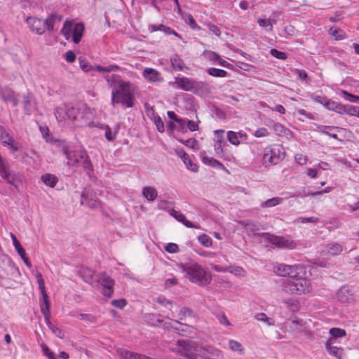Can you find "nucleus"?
Listing matches in <instances>:
<instances>
[{
	"label": "nucleus",
	"mask_w": 359,
	"mask_h": 359,
	"mask_svg": "<svg viewBox=\"0 0 359 359\" xmlns=\"http://www.w3.org/2000/svg\"><path fill=\"white\" fill-rule=\"evenodd\" d=\"M107 81L113 88L111 104H120L125 107H133L135 99V87L128 81H123L117 75L106 76Z\"/></svg>",
	"instance_id": "f257e3e1"
},
{
	"label": "nucleus",
	"mask_w": 359,
	"mask_h": 359,
	"mask_svg": "<svg viewBox=\"0 0 359 359\" xmlns=\"http://www.w3.org/2000/svg\"><path fill=\"white\" fill-rule=\"evenodd\" d=\"M61 151H62V154L65 155L67 159V164L69 166L77 167L81 164L87 173L93 170L92 163L89 158L87 151L85 149L69 152L66 142H62L61 144Z\"/></svg>",
	"instance_id": "f03ea898"
},
{
	"label": "nucleus",
	"mask_w": 359,
	"mask_h": 359,
	"mask_svg": "<svg viewBox=\"0 0 359 359\" xmlns=\"http://www.w3.org/2000/svg\"><path fill=\"white\" fill-rule=\"evenodd\" d=\"M177 266L180 269L188 275L189 279L192 283L205 286L212 280L211 276L208 275L205 270L196 262L180 263Z\"/></svg>",
	"instance_id": "7ed1b4c3"
},
{
	"label": "nucleus",
	"mask_w": 359,
	"mask_h": 359,
	"mask_svg": "<svg viewBox=\"0 0 359 359\" xmlns=\"http://www.w3.org/2000/svg\"><path fill=\"white\" fill-rule=\"evenodd\" d=\"M0 176L5 180L7 183L19 189L22 184V178L19 172L11 171L10 165L8 161L4 159L0 155Z\"/></svg>",
	"instance_id": "20e7f679"
},
{
	"label": "nucleus",
	"mask_w": 359,
	"mask_h": 359,
	"mask_svg": "<svg viewBox=\"0 0 359 359\" xmlns=\"http://www.w3.org/2000/svg\"><path fill=\"white\" fill-rule=\"evenodd\" d=\"M284 157L285 152L283 147L279 145L268 146L264 148L263 151L262 163L264 167L276 165Z\"/></svg>",
	"instance_id": "39448f33"
},
{
	"label": "nucleus",
	"mask_w": 359,
	"mask_h": 359,
	"mask_svg": "<svg viewBox=\"0 0 359 359\" xmlns=\"http://www.w3.org/2000/svg\"><path fill=\"white\" fill-rule=\"evenodd\" d=\"M286 291L291 294H300L310 291V284L308 280L303 278H292L287 282Z\"/></svg>",
	"instance_id": "423d86ee"
},
{
	"label": "nucleus",
	"mask_w": 359,
	"mask_h": 359,
	"mask_svg": "<svg viewBox=\"0 0 359 359\" xmlns=\"http://www.w3.org/2000/svg\"><path fill=\"white\" fill-rule=\"evenodd\" d=\"M79 108L65 105L64 107H57L55 111V115L58 121H62L66 119L76 121L79 119Z\"/></svg>",
	"instance_id": "0eeeda50"
},
{
	"label": "nucleus",
	"mask_w": 359,
	"mask_h": 359,
	"mask_svg": "<svg viewBox=\"0 0 359 359\" xmlns=\"http://www.w3.org/2000/svg\"><path fill=\"white\" fill-rule=\"evenodd\" d=\"M258 236L262 237L265 241H269L271 244L277 245L279 248H284L287 249H294L296 248V243L290 239H287L283 236H277L269 233H262L258 234Z\"/></svg>",
	"instance_id": "6e6552de"
},
{
	"label": "nucleus",
	"mask_w": 359,
	"mask_h": 359,
	"mask_svg": "<svg viewBox=\"0 0 359 359\" xmlns=\"http://www.w3.org/2000/svg\"><path fill=\"white\" fill-rule=\"evenodd\" d=\"M37 282L43 298V302L40 304L41 311L44 316L45 320H48V318H50V302L46 291L45 283L43 278H38Z\"/></svg>",
	"instance_id": "1a4fd4ad"
},
{
	"label": "nucleus",
	"mask_w": 359,
	"mask_h": 359,
	"mask_svg": "<svg viewBox=\"0 0 359 359\" xmlns=\"http://www.w3.org/2000/svg\"><path fill=\"white\" fill-rule=\"evenodd\" d=\"M98 282L102 285L104 290L103 294L105 297L109 298L114 292V280L106 272L101 273L98 276Z\"/></svg>",
	"instance_id": "9d476101"
},
{
	"label": "nucleus",
	"mask_w": 359,
	"mask_h": 359,
	"mask_svg": "<svg viewBox=\"0 0 359 359\" xmlns=\"http://www.w3.org/2000/svg\"><path fill=\"white\" fill-rule=\"evenodd\" d=\"M297 266H290L285 264H279L274 266V272L280 276H287L292 279L297 276Z\"/></svg>",
	"instance_id": "9b49d317"
},
{
	"label": "nucleus",
	"mask_w": 359,
	"mask_h": 359,
	"mask_svg": "<svg viewBox=\"0 0 359 359\" xmlns=\"http://www.w3.org/2000/svg\"><path fill=\"white\" fill-rule=\"evenodd\" d=\"M0 97L5 102H11L14 107L19 103L15 93L8 87L0 86Z\"/></svg>",
	"instance_id": "f8f14e48"
},
{
	"label": "nucleus",
	"mask_w": 359,
	"mask_h": 359,
	"mask_svg": "<svg viewBox=\"0 0 359 359\" xmlns=\"http://www.w3.org/2000/svg\"><path fill=\"white\" fill-rule=\"evenodd\" d=\"M81 203L90 208H95L99 202L93 191L86 189L81 195Z\"/></svg>",
	"instance_id": "ddd939ff"
},
{
	"label": "nucleus",
	"mask_w": 359,
	"mask_h": 359,
	"mask_svg": "<svg viewBox=\"0 0 359 359\" xmlns=\"http://www.w3.org/2000/svg\"><path fill=\"white\" fill-rule=\"evenodd\" d=\"M23 109L27 115L32 114L36 109V102L34 95L31 93L23 97Z\"/></svg>",
	"instance_id": "4468645a"
},
{
	"label": "nucleus",
	"mask_w": 359,
	"mask_h": 359,
	"mask_svg": "<svg viewBox=\"0 0 359 359\" xmlns=\"http://www.w3.org/2000/svg\"><path fill=\"white\" fill-rule=\"evenodd\" d=\"M336 343V339L330 338L325 343V348L330 355L338 358L341 359L344 354V349L337 347L334 344Z\"/></svg>",
	"instance_id": "2eb2a0df"
},
{
	"label": "nucleus",
	"mask_w": 359,
	"mask_h": 359,
	"mask_svg": "<svg viewBox=\"0 0 359 359\" xmlns=\"http://www.w3.org/2000/svg\"><path fill=\"white\" fill-rule=\"evenodd\" d=\"M79 119L76 120V126H82L86 125L92 118V113L90 109L86 105L80 107Z\"/></svg>",
	"instance_id": "dca6fc26"
},
{
	"label": "nucleus",
	"mask_w": 359,
	"mask_h": 359,
	"mask_svg": "<svg viewBox=\"0 0 359 359\" xmlns=\"http://www.w3.org/2000/svg\"><path fill=\"white\" fill-rule=\"evenodd\" d=\"M27 22L29 27L33 31H35L38 34L41 35L46 32L44 25L45 23L43 22V20H42L41 19L34 17H29L27 19Z\"/></svg>",
	"instance_id": "f3484780"
},
{
	"label": "nucleus",
	"mask_w": 359,
	"mask_h": 359,
	"mask_svg": "<svg viewBox=\"0 0 359 359\" xmlns=\"http://www.w3.org/2000/svg\"><path fill=\"white\" fill-rule=\"evenodd\" d=\"M175 84L185 91H191L198 86L197 82L187 77L176 78Z\"/></svg>",
	"instance_id": "a211bd4d"
},
{
	"label": "nucleus",
	"mask_w": 359,
	"mask_h": 359,
	"mask_svg": "<svg viewBox=\"0 0 359 359\" xmlns=\"http://www.w3.org/2000/svg\"><path fill=\"white\" fill-rule=\"evenodd\" d=\"M116 352L122 359H152L144 355L130 352L122 348L116 349Z\"/></svg>",
	"instance_id": "6ab92c4d"
},
{
	"label": "nucleus",
	"mask_w": 359,
	"mask_h": 359,
	"mask_svg": "<svg viewBox=\"0 0 359 359\" xmlns=\"http://www.w3.org/2000/svg\"><path fill=\"white\" fill-rule=\"evenodd\" d=\"M169 214L173 217L178 222H182L184 226L189 228L198 229L199 227L196 224H193L190 221L187 220L185 215L175 209L169 210Z\"/></svg>",
	"instance_id": "aec40b11"
},
{
	"label": "nucleus",
	"mask_w": 359,
	"mask_h": 359,
	"mask_svg": "<svg viewBox=\"0 0 359 359\" xmlns=\"http://www.w3.org/2000/svg\"><path fill=\"white\" fill-rule=\"evenodd\" d=\"M338 113L340 114H346L350 116H356L359 117V107L352 105H343L339 104L338 107Z\"/></svg>",
	"instance_id": "412c9836"
},
{
	"label": "nucleus",
	"mask_w": 359,
	"mask_h": 359,
	"mask_svg": "<svg viewBox=\"0 0 359 359\" xmlns=\"http://www.w3.org/2000/svg\"><path fill=\"white\" fill-rule=\"evenodd\" d=\"M84 32V26L82 23H76L74 25L72 34V40L75 43H79Z\"/></svg>",
	"instance_id": "4be33fe9"
},
{
	"label": "nucleus",
	"mask_w": 359,
	"mask_h": 359,
	"mask_svg": "<svg viewBox=\"0 0 359 359\" xmlns=\"http://www.w3.org/2000/svg\"><path fill=\"white\" fill-rule=\"evenodd\" d=\"M178 155L183 161L184 163L186 165L187 169L193 172L198 171L197 165L191 161V160L189 158V155L185 151H179Z\"/></svg>",
	"instance_id": "5701e85b"
},
{
	"label": "nucleus",
	"mask_w": 359,
	"mask_h": 359,
	"mask_svg": "<svg viewBox=\"0 0 359 359\" xmlns=\"http://www.w3.org/2000/svg\"><path fill=\"white\" fill-rule=\"evenodd\" d=\"M142 195L148 201L152 202L157 198L158 192L153 187H144L142 189Z\"/></svg>",
	"instance_id": "b1692460"
},
{
	"label": "nucleus",
	"mask_w": 359,
	"mask_h": 359,
	"mask_svg": "<svg viewBox=\"0 0 359 359\" xmlns=\"http://www.w3.org/2000/svg\"><path fill=\"white\" fill-rule=\"evenodd\" d=\"M352 294L348 287H341L337 292V298L341 302H348L351 299Z\"/></svg>",
	"instance_id": "393cba45"
},
{
	"label": "nucleus",
	"mask_w": 359,
	"mask_h": 359,
	"mask_svg": "<svg viewBox=\"0 0 359 359\" xmlns=\"http://www.w3.org/2000/svg\"><path fill=\"white\" fill-rule=\"evenodd\" d=\"M246 135L245 134H243L241 132L236 133L233 131H229L227 133V139L228 141L233 144V145H238L240 144V140L239 138H245Z\"/></svg>",
	"instance_id": "a878e982"
},
{
	"label": "nucleus",
	"mask_w": 359,
	"mask_h": 359,
	"mask_svg": "<svg viewBox=\"0 0 359 359\" xmlns=\"http://www.w3.org/2000/svg\"><path fill=\"white\" fill-rule=\"evenodd\" d=\"M202 161L205 165H208L214 167V168H217L219 169L226 170V168L221 162H219V161H217L212 157H209L208 156H203L202 157Z\"/></svg>",
	"instance_id": "bb28decb"
},
{
	"label": "nucleus",
	"mask_w": 359,
	"mask_h": 359,
	"mask_svg": "<svg viewBox=\"0 0 359 359\" xmlns=\"http://www.w3.org/2000/svg\"><path fill=\"white\" fill-rule=\"evenodd\" d=\"M41 180L46 186H48L52 188L54 187L58 182L57 177L55 175L50 173L43 175L41 177Z\"/></svg>",
	"instance_id": "cd10ccee"
},
{
	"label": "nucleus",
	"mask_w": 359,
	"mask_h": 359,
	"mask_svg": "<svg viewBox=\"0 0 359 359\" xmlns=\"http://www.w3.org/2000/svg\"><path fill=\"white\" fill-rule=\"evenodd\" d=\"M144 320L146 323L152 326H158L163 323V319L161 318L159 315L154 313H148L144 316Z\"/></svg>",
	"instance_id": "c85d7f7f"
},
{
	"label": "nucleus",
	"mask_w": 359,
	"mask_h": 359,
	"mask_svg": "<svg viewBox=\"0 0 359 359\" xmlns=\"http://www.w3.org/2000/svg\"><path fill=\"white\" fill-rule=\"evenodd\" d=\"M229 348L233 352H237L239 355H243L245 353V348L241 343L239 341L230 339L229 340Z\"/></svg>",
	"instance_id": "c756f323"
},
{
	"label": "nucleus",
	"mask_w": 359,
	"mask_h": 359,
	"mask_svg": "<svg viewBox=\"0 0 359 359\" xmlns=\"http://www.w3.org/2000/svg\"><path fill=\"white\" fill-rule=\"evenodd\" d=\"M79 273L85 282L90 283L93 280L94 271L89 268H85L81 269Z\"/></svg>",
	"instance_id": "7c9ffc66"
},
{
	"label": "nucleus",
	"mask_w": 359,
	"mask_h": 359,
	"mask_svg": "<svg viewBox=\"0 0 359 359\" xmlns=\"http://www.w3.org/2000/svg\"><path fill=\"white\" fill-rule=\"evenodd\" d=\"M57 20L58 21L61 20V17L57 16L55 14H52L50 17H48L46 20H43V22L45 23V30H50L53 31L54 27V23L55 20Z\"/></svg>",
	"instance_id": "2f4dec72"
},
{
	"label": "nucleus",
	"mask_w": 359,
	"mask_h": 359,
	"mask_svg": "<svg viewBox=\"0 0 359 359\" xmlns=\"http://www.w3.org/2000/svg\"><path fill=\"white\" fill-rule=\"evenodd\" d=\"M342 247L339 243H332L326 246V253L330 255H336L341 253Z\"/></svg>",
	"instance_id": "473e14b6"
},
{
	"label": "nucleus",
	"mask_w": 359,
	"mask_h": 359,
	"mask_svg": "<svg viewBox=\"0 0 359 359\" xmlns=\"http://www.w3.org/2000/svg\"><path fill=\"white\" fill-rule=\"evenodd\" d=\"M74 25V24L70 22L67 20L65 21V22L64 23L63 27L61 30V33L65 37V39L67 40H68L70 38V36H72V34L73 32Z\"/></svg>",
	"instance_id": "72a5a7b5"
},
{
	"label": "nucleus",
	"mask_w": 359,
	"mask_h": 359,
	"mask_svg": "<svg viewBox=\"0 0 359 359\" xmlns=\"http://www.w3.org/2000/svg\"><path fill=\"white\" fill-rule=\"evenodd\" d=\"M275 20L271 19H258L257 23L260 27H263L266 28V32H269L273 30V25L276 24Z\"/></svg>",
	"instance_id": "f704fd0d"
},
{
	"label": "nucleus",
	"mask_w": 359,
	"mask_h": 359,
	"mask_svg": "<svg viewBox=\"0 0 359 359\" xmlns=\"http://www.w3.org/2000/svg\"><path fill=\"white\" fill-rule=\"evenodd\" d=\"M242 223L244 224L246 231L248 232L255 233L260 230V224L257 222L248 220L243 221Z\"/></svg>",
	"instance_id": "c9c22d12"
},
{
	"label": "nucleus",
	"mask_w": 359,
	"mask_h": 359,
	"mask_svg": "<svg viewBox=\"0 0 359 359\" xmlns=\"http://www.w3.org/2000/svg\"><path fill=\"white\" fill-rule=\"evenodd\" d=\"M143 75L146 79L151 81H156L158 80V73L154 69L147 68L144 69Z\"/></svg>",
	"instance_id": "e433bc0d"
},
{
	"label": "nucleus",
	"mask_w": 359,
	"mask_h": 359,
	"mask_svg": "<svg viewBox=\"0 0 359 359\" xmlns=\"http://www.w3.org/2000/svg\"><path fill=\"white\" fill-rule=\"evenodd\" d=\"M317 128L321 133H324V134H325V135H327L328 136H330V137H332L334 139L339 140L338 136H337V134L330 133V131H332V130L337 128L336 127L320 125V126H318Z\"/></svg>",
	"instance_id": "4c0bfd02"
},
{
	"label": "nucleus",
	"mask_w": 359,
	"mask_h": 359,
	"mask_svg": "<svg viewBox=\"0 0 359 359\" xmlns=\"http://www.w3.org/2000/svg\"><path fill=\"white\" fill-rule=\"evenodd\" d=\"M224 133V130H217L215 131V133L217 137V140H216V142L215 144V149L219 152L218 151L219 150L220 151H222V143H223V141H224V138H223V133Z\"/></svg>",
	"instance_id": "58836bf2"
},
{
	"label": "nucleus",
	"mask_w": 359,
	"mask_h": 359,
	"mask_svg": "<svg viewBox=\"0 0 359 359\" xmlns=\"http://www.w3.org/2000/svg\"><path fill=\"white\" fill-rule=\"evenodd\" d=\"M207 72L209 75L215 77H226L228 74L226 71L215 67L209 68Z\"/></svg>",
	"instance_id": "ea45409f"
},
{
	"label": "nucleus",
	"mask_w": 359,
	"mask_h": 359,
	"mask_svg": "<svg viewBox=\"0 0 359 359\" xmlns=\"http://www.w3.org/2000/svg\"><path fill=\"white\" fill-rule=\"evenodd\" d=\"M283 201L282 198L274 197L262 203L261 207L264 208L274 207L280 204Z\"/></svg>",
	"instance_id": "a19ab883"
},
{
	"label": "nucleus",
	"mask_w": 359,
	"mask_h": 359,
	"mask_svg": "<svg viewBox=\"0 0 359 359\" xmlns=\"http://www.w3.org/2000/svg\"><path fill=\"white\" fill-rule=\"evenodd\" d=\"M171 63L175 69L182 70L184 67L183 60L177 55L171 58Z\"/></svg>",
	"instance_id": "79ce46f5"
},
{
	"label": "nucleus",
	"mask_w": 359,
	"mask_h": 359,
	"mask_svg": "<svg viewBox=\"0 0 359 359\" xmlns=\"http://www.w3.org/2000/svg\"><path fill=\"white\" fill-rule=\"evenodd\" d=\"M177 140L180 142L182 143L183 144H184L187 147H190L191 149H196V150L199 149L198 142L195 138H189L187 140H182V139H177Z\"/></svg>",
	"instance_id": "37998d69"
},
{
	"label": "nucleus",
	"mask_w": 359,
	"mask_h": 359,
	"mask_svg": "<svg viewBox=\"0 0 359 359\" xmlns=\"http://www.w3.org/2000/svg\"><path fill=\"white\" fill-rule=\"evenodd\" d=\"M11 237L13 241V245H14L16 251L18 252V255L20 257L24 256V255L26 254L25 250L20 245V243L18 241V240L17 239L16 236L14 234L11 233Z\"/></svg>",
	"instance_id": "c03bdc74"
},
{
	"label": "nucleus",
	"mask_w": 359,
	"mask_h": 359,
	"mask_svg": "<svg viewBox=\"0 0 359 359\" xmlns=\"http://www.w3.org/2000/svg\"><path fill=\"white\" fill-rule=\"evenodd\" d=\"M255 318L259 321H262L266 323L269 326L273 325L274 321L268 318L267 316L264 313H258L255 316Z\"/></svg>",
	"instance_id": "a18cd8bd"
},
{
	"label": "nucleus",
	"mask_w": 359,
	"mask_h": 359,
	"mask_svg": "<svg viewBox=\"0 0 359 359\" xmlns=\"http://www.w3.org/2000/svg\"><path fill=\"white\" fill-rule=\"evenodd\" d=\"M329 32L334 37L335 40H341L344 39L345 33L340 29L331 27Z\"/></svg>",
	"instance_id": "49530a36"
},
{
	"label": "nucleus",
	"mask_w": 359,
	"mask_h": 359,
	"mask_svg": "<svg viewBox=\"0 0 359 359\" xmlns=\"http://www.w3.org/2000/svg\"><path fill=\"white\" fill-rule=\"evenodd\" d=\"M198 240L202 245H203L206 248L210 247L212 244L211 238L206 234H203L201 236H199L198 237Z\"/></svg>",
	"instance_id": "de8ad7c7"
},
{
	"label": "nucleus",
	"mask_w": 359,
	"mask_h": 359,
	"mask_svg": "<svg viewBox=\"0 0 359 359\" xmlns=\"http://www.w3.org/2000/svg\"><path fill=\"white\" fill-rule=\"evenodd\" d=\"M330 334L332 336V339H335L336 337H345L346 332L344 329L333 327L330 330Z\"/></svg>",
	"instance_id": "09e8293b"
},
{
	"label": "nucleus",
	"mask_w": 359,
	"mask_h": 359,
	"mask_svg": "<svg viewBox=\"0 0 359 359\" xmlns=\"http://www.w3.org/2000/svg\"><path fill=\"white\" fill-rule=\"evenodd\" d=\"M79 65H80L81 69L83 72H89V71L93 69V66H91L89 64V62L86 60V59H85L84 57H79Z\"/></svg>",
	"instance_id": "8fccbe9b"
},
{
	"label": "nucleus",
	"mask_w": 359,
	"mask_h": 359,
	"mask_svg": "<svg viewBox=\"0 0 359 359\" xmlns=\"http://www.w3.org/2000/svg\"><path fill=\"white\" fill-rule=\"evenodd\" d=\"M194 312L191 309L183 307L180 309L178 313V318L181 320H184L187 316H194Z\"/></svg>",
	"instance_id": "3c124183"
},
{
	"label": "nucleus",
	"mask_w": 359,
	"mask_h": 359,
	"mask_svg": "<svg viewBox=\"0 0 359 359\" xmlns=\"http://www.w3.org/2000/svg\"><path fill=\"white\" fill-rule=\"evenodd\" d=\"M104 129L105 130L104 135H105L106 139L108 141H112L114 139L116 133H117V131L118 130V127H117L116 130L114 133L111 132V128L108 125H105L104 126Z\"/></svg>",
	"instance_id": "603ef678"
},
{
	"label": "nucleus",
	"mask_w": 359,
	"mask_h": 359,
	"mask_svg": "<svg viewBox=\"0 0 359 359\" xmlns=\"http://www.w3.org/2000/svg\"><path fill=\"white\" fill-rule=\"evenodd\" d=\"M149 30L151 32H154L156 31H163L166 33L168 32V30H170V27H166L161 24L158 25H151L149 26Z\"/></svg>",
	"instance_id": "864d4df0"
},
{
	"label": "nucleus",
	"mask_w": 359,
	"mask_h": 359,
	"mask_svg": "<svg viewBox=\"0 0 359 359\" xmlns=\"http://www.w3.org/2000/svg\"><path fill=\"white\" fill-rule=\"evenodd\" d=\"M323 105L329 110L334 111L338 113V107L339 106V103L335 102L334 101L327 100L323 104Z\"/></svg>",
	"instance_id": "5fc2aeb1"
},
{
	"label": "nucleus",
	"mask_w": 359,
	"mask_h": 359,
	"mask_svg": "<svg viewBox=\"0 0 359 359\" xmlns=\"http://www.w3.org/2000/svg\"><path fill=\"white\" fill-rule=\"evenodd\" d=\"M271 55L276 58L280 59V60H285L287 58V54L284 52L278 50L275 48H272L270 50Z\"/></svg>",
	"instance_id": "6e6d98bb"
},
{
	"label": "nucleus",
	"mask_w": 359,
	"mask_h": 359,
	"mask_svg": "<svg viewBox=\"0 0 359 359\" xmlns=\"http://www.w3.org/2000/svg\"><path fill=\"white\" fill-rule=\"evenodd\" d=\"M156 301L160 304L164 306L165 307L168 308L169 309H171V306L172 305V302L171 301H170L169 299H166L165 297L159 296L156 299Z\"/></svg>",
	"instance_id": "4d7b16f0"
},
{
	"label": "nucleus",
	"mask_w": 359,
	"mask_h": 359,
	"mask_svg": "<svg viewBox=\"0 0 359 359\" xmlns=\"http://www.w3.org/2000/svg\"><path fill=\"white\" fill-rule=\"evenodd\" d=\"M49 319L50 318H48V320H46V321L50 329H51L53 332L55 333L59 338L62 339L64 337V333L59 328L53 326L50 322Z\"/></svg>",
	"instance_id": "13d9d810"
},
{
	"label": "nucleus",
	"mask_w": 359,
	"mask_h": 359,
	"mask_svg": "<svg viewBox=\"0 0 359 359\" xmlns=\"http://www.w3.org/2000/svg\"><path fill=\"white\" fill-rule=\"evenodd\" d=\"M217 318L219 320L220 324L224 325L226 326H231V324L228 320L227 317L224 313H220L217 315Z\"/></svg>",
	"instance_id": "bf43d9fd"
},
{
	"label": "nucleus",
	"mask_w": 359,
	"mask_h": 359,
	"mask_svg": "<svg viewBox=\"0 0 359 359\" xmlns=\"http://www.w3.org/2000/svg\"><path fill=\"white\" fill-rule=\"evenodd\" d=\"M254 135L256 137H267L269 135V133L268 130L265 128H258L254 133Z\"/></svg>",
	"instance_id": "052dcab7"
},
{
	"label": "nucleus",
	"mask_w": 359,
	"mask_h": 359,
	"mask_svg": "<svg viewBox=\"0 0 359 359\" xmlns=\"http://www.w3.org/2000/svg\"><path fill=\"white\" fill-rule=\"evenodd\" d=\"M154 123L159 133L164 132V123L160 116L154 117Z\"/></svg>",
	"instance_id": "680f3d73"
},
{
	"label": "nucleus",
	"mask_w": 359,
	"mask_h": 359,
	"mask_svg": "<svg viewBox=\"0 0 359 359\" xmlns=\"http://www.w3.org/2000/svg\"><path fill=\"white\" fill-rule=\"evenodd\" d=\"M165 250L169 253H175L179 251V247L176 243H169L165 247Z\"/></svg>",
	"instance_id": "e2e57ef3"
},
{
	"label": "nucleus",
	"mask_w": 359,
	"mask_h": 359,
	"mask_svg": "<svg viewBox=\"0 0 359 359\" xmlns=\"http://www.w3.org/2000/svg\"><path fill=\"white\" fill-rule=\"evenodd\" d=\"M41 348L43 354L46 355L49 359H55L54 353L49 349V348L45 344H41Z\"/></svg>",
	"instance_id": "0e129e2a"
},
{
	"label": "nucleus",
	"mask_w": 359,
	"mask_h": 359,
	"mask_svg": "<svg viewBox=\"0 0 359 359\" xmlns=\"http://www.w3.org/2000/svg\"><path fill=\"white\" fill-rule=\"evenodd\" d=\"M112 306L118 309H123L126 305V300L125 299H114L111 302Z\"/></svg>",
	"instance_id": "69168bd1"
},
{
	"label": "nucleus",
	"mask_w": 359,
	"mask_h": 359,
	"mask_svg": "<svg viewBox=\"0 0 359 359\" xmlns=\"http://www.w3.org/2000/svg\"><path fill=\"white\" fill-rule=\"evenodd\" d=\"M1 138L2 140L3 144L7 146L12 144V143L14 142L13 138L8 135V134L6 132L5 134L1 135Z\"/></svg>",
	"instance_id": "338daca9"
},
{
	"label": "nucleus",
	"mask_w": 359,
	"mask_h": 359,
	"mask_svg": "<svg viewBox=\"0 0 359 359\" xmlns=\"http://www.w3.org/2000/svg\"><path fill=\"white\" fill-rule=\"evenodd\" d=\"M229 271L239 276H244L246 273L245 271L242 267L240 266L231 267Z\"/></svg>",
	"instance_id": "774afa93"
}]
</instances>
